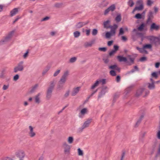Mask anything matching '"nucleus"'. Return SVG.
Listing matches in <instances>:
<instances>
[{
    "label": "nucleus",
    "instance_id": "c03bdc74",
    "mask_svg": "<svg viewBox=\"0 0 160 160\" xmlns=\"http://www.w3.org/2000/svg\"><path fill=\"white\" fill-rule=\"evenodd\" d=\"M73 34L75 38H78L80 35V32L76 31L74 32Z\"/></svg>",
    "mask_w": 160,
    "mask_h": 160
},
{
    "label": "nucleus",
    "instance_id": "f257e3e1",
    "mask_svg": "<svg viewBox=\"0 0 160 160\" xmlns=\"http://www.w3.org/2000/svg\"><path fill=\"white\" fill-rule=\"evenodd\" d=\"M24 68V62L21 61L17 64L16 66L14 68L13 72L15 73H16L18 71H23Z\"/></svg>",
    "mask_w": 160,
    "mask_h": 160
},
{
    "label": "nucleus",
    "instance_id": "6e6552de",
    "mask_svg": "<svg viewBox=\"0 0 160 160\" xmlns=\"http://www.w3.org/2000/svg\"><path fill=\"white\" fill-rule=\"evenodd\" d=\"M149 39L155 44H157L158 43L160 44V37L151 36L150 37Z\"/></svg>",
    "mask_w": 160,
    "mask_h": 160
},
{
    "label": "nucleus",
    "instance_id": "6ab92c4d",
    "mask_svg": "<svg viewBox=\"0 0 160 160\" xmlns=\"http://www.w3.org/2000/svg\"><path fill=\"white\" fill-rule=\"evenodd\" d=\"M144 90L145 88H140L138 89L137 91L136 94V96L138 97L141 95Z\"/></svg>",
    "mask_w": 160,
    "mask_h": 160
},
{
    "label": "nucleus",
    "instance_id": "4c0bfd02",
    "mask_svg": "<svg viewBox=\"0 0 160 160\" xmlns=\"http://www.w3.org/2000/svg\"><path fill=\"white\" fill-rule=\"evenodd\" d=\"M50 67H46L43 70L42 72V75H44L49 70Z\"/></svg>",
    "mask_w": 160,
    "mask_h": 160
},
{
    "label": "nucleus",
    "instance_id": "dca6fc26",
    "mask_svg": "<svg viewBox=\"0 0 160 160\" xmlns=\"http://www.w3.org/2000/svg\"><path fill=\"white\" fill-rule=\"evenodd\" d=\"M109 68L112 69V70H115L118 71V72H120V68L118 67L116 64H114L113 65H111L109 67Z\"/></svg>",
    "mask_w": 160,
    "mask_h": 160
},
{
    "label": "nucleus",
    "instance_id": "f03ea898",
    "mask_svg": "<svg viewBox=\"0 0 160 160\" xmlns=\"http://www.w3.org/2000/svg\"><path fill=\"white\" fill-rule=\"evenodd\" d=\"M92 120V119H88L83 124L82 126L79 128L78 130V132H82L85 128L89 127L90 123H91Z\"/></svg>",
    "mask_w": 160,
    "mask_h": 160
},
{
    "label": "nucleus",
    "instance_id": "a211bd4d",
    "mask_svg": "<svg viewBox=\"0 0 160 160\" xmlns=\"http://www.w3.org/2000/svg\"><path fill=\"white\" fill-rule=\"evenodd\" d=\"M117 58L120 62H126L127 61V58L126 57H123L121 56H118Z\"/></svg>",
    "mask_w": 160,
    "mask_h": 160
},
{
    "label": "nucleus",
    "instance_id": "aec40b11",
    "mask_svg": "<svg viewBox=\"0 0 160 160\" xmlns=\"http://www.w3.org/2000/svg\"><path fill=\"white\" fill-rule=\"evenodd\" d=\"M64 85V83L59 81L57 86V89L58 90L62 89L63 88Z\"/></svg>",
    "mask_w": 160,
    "mask_h": 160
},
{
    "label": "nucleus",
    "instance_id": "c85d7f7f",
    "mask_svg": "<svg viewBox=\"0 0 160 160\" xmlns=\"http://www.w3.org/2000/svg\"><path fill=\"white\" fill-rule=\"evenodd\" d=\"M143 5H140L138 7H136L134 8L133 10V12L136 10H141L143 9Z\"/></svg>",
    "mask_w": 160,
    "mask_h": 160
},
{
    "label": "nucleus",
    "instance_id": "4d7b16f0",
    "mask_svg": "<svg viewBox=\"0 0 160 160\" xmlns=\"http://www.w3.org/2000/svg\"><path fill=\"white\" fill-rule=\"evenodd\" d=\"M7 6L5 5H1V12L3 10H6Z\"/></svg>",
    "mask_w": 160,
    "mask_h": 160
},
{
    "label": "nucleus",
    "instance_id": "58836bf2",
    "mask_svg": "<svg viewBox=\"0 0 160 160\" xmlns=\"http://www.w3.org/2000/svg\"><path fill=\"white\" fill-rule=\"evenodd\" d=\"M74 140L73 138L72 137H69L68 139V141L69 143L72 144Z\"/></svg>",
    "mask_w": 160,
    "mask_h": 160
},
{
    "label": "nucleus",
    "instance_id": "7ed1b4c3",
    "mask_svg": "<svg viewBox=\"0 0 160 160\" xmlns=\"http://www.w3.org/2000/svg\"><path fill=\"white\" fill-rule=\"evenodd\" d=\"M14 33L13 31L10 32L1 41V45L5 44L8 42Z\"/></svg>",
    "mask_w": 160,
    "mask_h": 160
},
{
    "label": "nucleus",
    "instance_id": "c756f323",
    "mask_svg": "<svg viewBox=\"0 0 160 160\" xmlns=\"http://www.w3.org/2000/svg\"><path fill=\"white\" fill-rule=\"evenodd\" d=\"M132 87V86H130L128 87V88H127V89H126L125 91V93L126 95H127L130 92Z\"/></svg>",
    "mask_w": 160,
    "mask_h": 160
},
{
    "label": "nucleus",
    "instance_id": "0e129e2a",
    "mask_svg": "<svg viewBox=\"0 0 160 160\" xmlns=\"http://www.w3.org/2000/svg\"><path fill=\"white\" fill-rule=\"evenodd\" d=\"M70 91L69 90L67 91L64 95V97L65 98H67L69 95Z\"/></svg>",
    "mask_w": 160,
    "mask_h": 160
},
{
    "label": "nucleus",
    "instance_id": "bf43d9fd",
    "mask_svg": "<svg viewBox=\"0 0 160 160\" xmlns=\"http://www.w3.org/2000/svg\"><path fill=\"white\" fill-rule=\"evenodd\" d=\"M67 80V79H65L64 78H63L61 77V78H60V80H59V81H60V82H61L62 83H63L65 84Z\"/></svg>",
    "mask_w": 160,
    "mask_h": 160
},
{
    "label": "nucleus",
    "instance_id": "f8f14e48",
    "mask_svg": "<svg viewBox=\"0 0 160 160\" xmlns=\"http://www.w3.org/2000/svg\"><path fill=\"white\" fill-rule=\"evenodd\" d=\"M118 26L116 24H114L113 26L111 25L109 28L111 29L110 32L112 34L115 35L116 30L118 28Z\"/></svg>",
    "mask_w": 160,
    "mask_h": 160
},
{
    "label": "nucleus",
    "instance_id": "864d4df0",
    "mask_svg": "<svg viewBox=\"0 0 160 160\" xmlns=\"http://www.w3.org/2000/svg\"><path fill=\"white\" fill-rule=\"evenodd\" d=\"M119 97V94L118 93H116L113 97V102H115L116 99Z\"/></svg>",
    "mask_w": 160,
    "mask_h": 160
},
{
    "label": "nucleus",
    "instance_id": "338daca9",
    "mask_svg": "<svg viewBox=\"0 0 160 160\" xmlns=\"http://www.w3.org/2000/svg\"><path fill=\"white\" fill-rule=\"evenodd\" d=\"M103 60L106 64L108 63L109 62V59L108 58H103Z\"/></svg>",
    "mask_w": 160,
    "mask_h": 160
},
{
    "label": "nucleus",
    "instance_id": "b1692460",
    "mask_svg": "<svg viewBox=\"0 0 160 160\" xmlns=\"http://www.w3.org/2000/svg\"><path fill=\"white\" fill-rule=\"evenodd\" d=\"M41 94L40 93H38L35 97V102L37 103H39L40 102L39 97Z\"/></svg>",
    "mask_w": 160,
    "mask_h": 160
},
{
    "label": "nucleus",
    "instance_id": "69168bd1",
    "mask_svg": "<svg viewBox=\"0 0 160 160\" xmlns=\"http://www.w3.org/2000/svg\"><path fill=\"white\" fill-rule=\"evenodd\" d=\"M1 160H13L11 158L8 157H5L2 158Z\"/></svg>",
    "mask_w": 160,
    "mask_h": 160
},
{
    "label": "nucleus",
    "instance_id": "5fc2aeb1",
    "mask_svg": "<svg viewBox=\"0 0 160 160\" xmlns=\"http://www.w3.org/2000/svg\"><path fill=\"white\" fill-rule=\"evenodd\" d=\"M146 133L147 132H141L140 134V137L142 138H144L146 134Z\"/></svg>",
    "mask_w": 160,
    "mask_h": 160
},
{
    "label": "nucleus",
    "instance_id": "de8ad7c7",
    "mask_svg": "<svg viewBox=\"0 0 160 160\" xmlns=\"http://www.w3.org/2000/svg\"><path fill=\"white\" fill-rule=\"evenodd\" d=\"M98 30L96 29H94L92 30V35L93 36L96 35L98 33Z\"/></svg>",
    "mask_w": 160,
    "mask_h": 160
},
{
    "label": "nucleus",
    "instance_id": "680f3d73",
    "mask_svg": "<svg viewBox=\"0 0 160 160\" xmlns=\"http://www.w3.org/2000/svg\"><path fill=\"white\" fill-rule=\"evenodd\" d=\"M19 78V76L18 74H16L13 77V80L14 81H17Z\"/></svg>",
    "mask_w": 160,
    "mask_h": 160
},
{
    "label": "nucleus",
    "instance_id": "39448f33",
    "mask_svg": "<svg viewBox=\"0 0 160 160\" xmlns=\"http://www.w3.org/2000/svg\"><path fill=\"white\" fill-rule=\"evenodd\" d=\"M153 12L151 11H149L148 14V19L147 20L146 22L147 23L151 22L152 20L154 18Z\"/></svg>",
    "mask_w": 160,
    "mask_h": 160
},
{
    "label": "nucleus",
    "instance_id": "473e14b6",
    "mask_svg": "<svg viewBox=\"0 0 160 160\" xmlns=\"http://www.w3.org/2000/svg\"><path fill=\"white\" fill-rule=\"evenodd\" d=\"M115 20L117 22H119L121 21V17L120 14L117 15L115 18Z\"/></svg>",
    "mask_w": 160,
    "mask_h": 160
},
{
    "label": "nucleus",
    "instance_id": "cd10ccee",
    "mask_svg": "<svg viewBox=\"0 0 160 160\" xmlns=\"http://www.w3.org/2000/svg\"><path fill=\"white\" fill-rule=\"evenodd\" d=\"M7 68L4 67L2 69L1 73V78L4 76V75L6 73Z\"/></svg>",
    "mask_w": 160,
    "mask_h": 160
},
{
    "label": "nucleus",
    "instance_id": "9b49d317",
    "mask_svg": "<svg viewBox=\"0 0 160 160\" xmlns=\"http://www.w3.org/2000/svg\"><path fill=\"white\" fill-rule=\"evenodd\" d=\"M89 22L88 21L85 22H80L76 24L75 27L77 28H79L87 24Z\"/></svg>",
    "mask_w": 160,
    "mask_h": 160
},
{
    "label": "nucleus",
    "instance_id": "393cba45",
    "mask_svg": "<svg viewBox=\"0 0 160 160\" xmlns=\"http://www.w3.org/2000/svg\"><path fill=\"white\" fill-rule=\"evenodd\" d=\"M110 21L108 20L103 22L104 28H109V27L111 26L109 25Z\"/></svg>",
    "mask_w": 160,
    "mask_h": 160
},
{
    "label": "nucleus",
    "instance_id": "a18cd8bd",
    "mask_svg": "<svg viewBox=\"0 0 160 160\" xmlns=\"http://www.w3.org/2000/svg\"><path fill=\"white\" fill-rule=\"evenodd\" d=\"M134 17L137 19H141L142 18V15L139 13H138L136 14Z\"/></svg>",
    "mask_w": 160,
    "mask_h": 160
},
{
    "label": "nucleus",
    "instance_id": "4be33fe9",
    "mask_svg": "<svg viewBox=\"0 0 160 160\" xmlns=\"http://www.w3.org/2000/svg\"><path fill=\"white\" fill-rule=\"evenodd\" d=\"M18 12L17 8H15L10 11V16L12 17L15 15Z\"/></svg>",
    "mask_w": 160,
    "mask_h": 160
},
{
    "label": "nucleus",
    "instance_id": "1a4fd4ad",
    "mask_svg": "<svg viewBox=\"0 0 160 160\" xmlns=\"http://www.w3.org/2000/svg\"><path fill=\"white\" fill-rule=\"evenodd\" d=\"M136 36H139L142 38V40H143V34L141 32H138L136 33V34H133L132 35V38L134 40H136L138 37H137Z\"/></svg>",
    "mask_w": 160,
    "mask_h": 160
},
{
    "label": "nucleus",
    "instance_id": "5701e85b",
    "mask_svg": "<svg viewBox=\"0 0 160 160\" xmlns=\"http://www.w3.org/2000/svg\"><path fill=\"white\" fill-rule=\"evenodd\" d=\"M38 87V84H36L33 86L32 87L29 91L30 93H33L35 92L36 91Z\"/></svg>",
    "mask_w": 160,
    "mask_h": 160
},
{
    "label": "nucleus",
    "instance_id": "412c9836",
    "mask_svg": "<svg viewBox=\"0 0 160 160\" xmlns=\"http://www.w3.org/2000/svg\"><path fill=\"white\" fill-rule=\"evenodd\" d=\"M144 117V114H142L141 115L140 117L139 118V119L137 121V122L136 124H135V127H137L139 125V124L141 123L142 120L143 119Z\"/></svg>",
    "mask_w": 160,
    "mask_h": 160
},
{
    "label": "nucleus",
    "instance_id": "9d476101",
    "mask_svg": "<svg viewBox=\"0 0 160 160\" xmlns=\"http://www.w3.org/2000/svg\"><path fill=\"white\" fill-rule=\"evenodd\" d=\"M80 88L81 87H80L73 88L71 93L72 96H75L77 93H78L80 91Z\"/></svg>",
    "mask_w": 160,
    "mask_h": 160
},
{
    "label": "nucleus",
    "instance_id": "f704fd0d",
    "mask_svg": "<svg viewBox=\"0 0 160 160\" xmlns=\"http://www.w3.org/2000/svg\"><path fill=\"white\" fill-rule=\"evenodd\" d=\"M148 88L150 89H153L155 88V85L154 84V83H148Z\"/></svg>",
    "mask_w": 160,
    "mask_h": 160
},
{
    "label": "nucleus",
    "instance_id": "8fccbe9b",
    "mask_svg": "<svg viewBox=\"0 0 160 160\" xmlns=\"http://www.w3.org/2000/svg\"><path fill=\"white\" fill-rule=\"evenodd\" d=\"M110 74L112 76H115L116 75V72L113 70H112L110 72Z\"/></svg>",
    "mask_w": 160,
    "mask_h": 160
},
{
    "label": "nucleus",
    "instance_id": "0eeeda50",
    "mask_svg": "<svg viewBox=\"0 0 160 160\" xmlns=\"http://www.w3.org/2000/svg\"><path fill=\"white\" fill-rule=\"evenodd\" d=\"M116 9L115 6L114 4H112L106 9L104 14V15H107L110 12H113Z\"/></svg>",
    "mask_w": 160,
    "mask_h": 160
},
{
    "label": "nucleus",
    "instance_id": "774afa93",
    "mask_svg": "<svg viewBox=\"0 0 160 160\" xmlns=\"http://www.w3.org/2000/svg\"><path fill=\"white\" fill-rule=\"evenodd\" d=\"M116 53V52L114 51V50H113L111 51L109 53V55L110 56H111L112 55H113L114 54H115V53Z\"/></svg>",
    "mask_w": 160,
    "mask_h": 160
},
{
    "label": "nucleus",
    "instance_id": "3c124183",
    "mask_svg": "<svg viewBox=\"0 0 160 160\" xmlns=\"http://www.w3.org/2000/svg\"><path fill=\"white\" fill-rule=\"evenodd\" d=\"M78 155L79 156H83V152L82 151L80 148H78Z\"/></svg>",
    "mask_w": 160,
    "mask_h": 160
},
{
    "label": "nucleus",
    "instance_id": "603ef678",
    "mask_svg": "<svg viewBox=\"0 0 160 160\" xmlns=\"http://www.w3.org/2000/svg\"><path fill=\"white\" fill-rule=\"evenodd\" d=\"M153 3V1L152 0H147V4L148 6H151L152 4Z\"/></svg>",
    "mask_w": 160,
    "mask_h": 160
},
{
    "label": "nucleus",
    "instance_id": "423d86ee",
    "mask_svg": "<svg viewBox=\"0 0 160 160\" xmlns=\"http://www.w3.org/2000/svg\"><path fill=\"white\" fill-rule=\"evenodd\" d=\"M108 88L107 87L105 86H103L102 87V90L101 92H99L98 96V99L99 98H101L104 95L105 93L108 91Z\"/></svg>",
    "mask_w": 160,
    "mask_h": 160
},
{
    "label": "nucleus",
    "instance_id": "79ce46f5",
    "mask_svg": "<svg viewBox=\"0 0 160 160\" xmlns=\"http://www.w3.org/2000/svg\"><path fill=\"white\" fill-rule=\"evenodd\" d=\"M128 4L130 7H132L134 4V2L132 0H129L128 2Z\"/></svg>",
    "mask_w": 160,
    "mask_h": 160
},
{
    "label": "nucleus",
    "instance_id": "c9c22d12",
    "mask_svg": "<svg viewBox=\"0 0 160 160\" xmlns=\"http://www.w3.org/2000/svg\"><path fill=\"white\" fill-rule=\"evenodd\" d=\"M144 26V24L142 23L138 28V29L139 31H142L143 30Z\"/></svg>",
    "mask_w": 160,
    "mask_h": 160
},
{
    "label": "nucleus",
    "instance_id": "2f4dec72",
    "mask_svg": "<svg viewBox=\"0 0 160 160\" xmlns=\"http://www.w3.org/2000/svg\"><path fill=\"white\" fill-rule=\"evenodd\" d=\"M115 35L112 33L110 32H107L106 33V37L107 38H109L111 36H114Z\"/></svg>",
    "mask_w": 160,
    "mask_h": 160
},
{
    "label": "nucleus",
    "instance_id": "bb28decb",
    "mask_svg": "<svg viewBox=\"0 0 160 160\" xmlns=\"http://www.w3.org/2000/svg\"><path fill=\"white\" fill-rule=\"evenodd\" d=\"M69 75V72L68 71H66L64 72L61 77L67 80Z\"/></svg>",
    "mask_w": 160,
    "mask_h": 160
},
{
    "label": "nucleus",
    "instance_id": "09e8293b",
    "mask_svg": "<svg viewBox=\"0 0 160 160\" xmlns=\"http://www.w3.org/2000/svg\"><path fill=\"white\" fill-rule=\"evenodd\" d=\"M124 31L123 28H121L119 29V35H122L124 33Z\"/></svg>",
    "mask_w": 160,
    "mask_h": 160
},
{
    "label": "nucleus",
    "instance_id": "49530a36",
    "mask_svg": "<svg viewBox=\"0 0 160 160\" xmlns=\"http://www.w3.org/2000/svg\"><path fill=\"white\" fill-rule=\"evenodd\" d=\"M152 47V45L150 44H146L144 45L143 47V48H148V49H150Z\"/></svg>",
    "mask_w": 160,
    "mask_h": 160
},
{
    "label": "nucleus",
    "instance_id": "4468645a",
    "mask_svg": "<svg viewBox=\"0 0 160 160\" xmlns=\"http://www.w3.org/2000/svg\"><path fill=\"white\" fill-rule=\"evenodd\" d=\"M16 156L17 157L20 159V160H22L24 157L25 154L22 151H19L16 152Z\"/></svg>",
    "mask_w": 160,
    "mask_h": 160
},
{
    "label": "nucleus",
    "instance_id": "2eb2a0df",
    "mask_svg": "<svg viewBox=\"0 0 160 160\" xmlns=\"http://www.w3.org/2000/svg\"><path fill=\"white\" fill-rule=\"evenodd\" d=\"M160 28V26L159 25H156L155 23H153L150 26V30L152 31L153 30H155L158 31Z\"/></svg>",
    "mask_w": 160,
    "mask_h": 160
},
{
    "label": "nucleus",
    "instance_id": "e433bc0d",
    "mask_svg": "<svg viewBox=\"0 0 160 160\" xmlns=\"http://www.w3.org/2000/svg\"><path fill=\"white\" fill-rule=\"evenodd\" d=\"M87 109L86 108H84L81 110V114L82 115H84L87 112Z\"/></svg>",
    "mask_w": 160,
    "mask_h": 160
},
{
    "label": "nucleus",
    "instance_id": "e2e57ef3",
    "mask_svg": "<svg viewBox=\"0 0 160 160\" xmlns=\"http://www.w3.org/2000/svg\"><path fill=\"white\" fill-rule=\"evenodd\" d=\"M98 50L100 51L105 52L107 50V48L105 47L99 48H98Z\"/></svg>",
    "mask_w": 160,
    "mask_h": 160
},
{
    "label": "nucleus",
    "instance_id": "72a5a7b5",
    "mask_svg": "<svg viewBox=\"0 0 160 160\" xmlns=\"http://www.w3.org/2000/svg\"><path fill=\"white\" fill-rule=\"evenodd\" d=\"M99 84V81L98 80H97L95 83L92 86L91 89H93L95 88L96 87L98 86Z\"/></svg>",
    "mask_w": 160,
    "mask_h": 160
},
{
    "label": "nucleus",
    "instance_id": "20e7f679",
    "mask_svg": "<svg viewBox=\"0 0 160 160\" xmlns=\"http://www.w3.org/2000/svg\"><path fill=\"white\" fill-rule=\"evenodd\" d=\"M62 147L64 150V152L65 154H69L70 153V146L66 142L63 143Z\"/></svg>",
    "mask_w": 160,
    "mask_h": 160
},
{
    "label": "nucleus",
    "instance_id": "a19ab883",
    "mask_svg": "<svg viewBox=\"0 0 160 160\" xmlns=\"http://www.w3.org/2000/svg\"><path fill=\"white\" fill-rule=\"evenodd\" d=\"M99 83H101L102 85H104L106 83V80L105 79H101L98 80Z\"/></svg>",
    "mask_w": 160,
    "mask_h": 160
},
{
    "label": "nucleus",
    "instance_id": "6e6d98bb",
    "mask_svg": "<svg viewBox=\"0 0 160 160\" xmlns=\"http://www.w3.org/2000/svg\"><path fill=\"white\" fill-rule=\"evenodd\" d=\"M52 94L47 92L46 98L48 100H49L51 98Z\"/></svg>",
    "mask_w": 160,
    "mask_h": 160
},
{
    "label": "nucleus",
    "instance_id": "ea45409f",
    "mask_svg": "<svg viewBox=\"0 0 160 160\" xmlns=\"http://www.w3.org/2000/svg\"><path fill=\"white\" fill-rule=\"evenodd\" d=\"M93 44L92 42H86L84 44V46L85 47H91Z\"/></svg>",
    "mask_w": 160,
    "mask_h": 160
},
{
    "label": "nucleus",
    "instance_id": "a878e982",
    "mask_svg": "<svg viewBox=\"0 0 160 160\" xmlns=\"http://www.w3.org/2000/svg\"><path fill=\"white\" fill-rule=\"evenodd\" d=\"M55 83L56 82L55 80L51 81L50 83V85L48 88L53 90Z\"/></svg>",
    "mask_w": 160,
    "mask_h": 160
},
{
    "label": "nucleus",
    "instance_id": "37998d69",
    "mask_svg": "<svg viewBox=\"0 0 160 160\" xmlns=\"http://www.w3.org/2000/svg\"><path fill=\"white\" fill-rule=\"evenodd\" d=\"M77 59V58L76 57H73L69 59V62L70 63H73L76 62Z\"/></svg>",
    "mask_w": 160,
    "mask_h": 160
},
{
    "label": "nucleus",
    "instance_id": "f3484780",
    "mask_svg": "<svg viewBox=\"0 0 160 160\" xmlns=\"http://www.w3.org/2000/svg\"><path fill=\"white\" fill-rule=\"evenodd\" d=\"M65 3L63 2H57L54 4V6L56 8H60L65 6Z\"/></svg>",
    "mask_w": 160,
    "mask_h": 160
},
{
    "label": "nucleus",
    "instance_id": "13d9d810",
    "mask_svg": "<svg viewBox=\"0 0 160 160\" xmlns=\"http://www.w3.org/2000/svg\"><path fill=\"white\" fill-rule=\"evenodd\" d=\"M114 49L113 50L115 51L116 52L118 50L119 46L117 45H114L113 46Z\"/></svg>",
    "mask_w": 160,
    "mask_h": 160
},
{
    "label": "nucleus",
    "instance_id": "052dcab7",
    "mask_svg": "<svg viewBox=\"0 0 160 160\" xmlns=\"http://www.w3.org/2000/svg\"><path fill=\"white\" fill-rule=\"evenodd\" d=\"M60 72V70H58L54 73L53 74V76L55 77L57 76Z\"/></svg>",
    "mask_w": 160,
    "mask_h": 160
},
{
    "label": "nucleus",
    "instance_id": "7c9ffc66",
    "mask_svg": "<svg viewBox=\"0 0 160 160\" xmlns=\"http://www.w3.org/2000/svg\"><path fill=\"white\" fill-rule=\"evenodd\" d=\"M108 2H105V1H103L102 2L100 5V7L101 8H103L105 7H106L107 5L108 4Z\"/></svg>",
    "mask_w": 160,
    "mask_h": 160
},
{
    "label": "nucleus",
    "instance_id": "ddd939ff",
    "mask_svg": "<svg viewBox=\"0 0 160 160\" xmlns=\"http://www.w3.org/2000/svg\"><path fill=\"white\" fill-rule=\"evenodd\" d=\"M29 129L30 130L28 132L29 136L31 138L35 137L36 135V133L34 132L33 128L32 127L30 126L29 127Z\"/></svg>",
    "mask_w": 160,
    "mask_h": 160
}]
</instances>
